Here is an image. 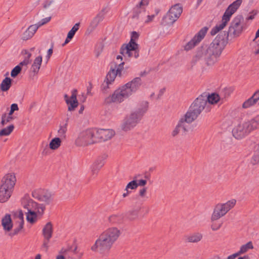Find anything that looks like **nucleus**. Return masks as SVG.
I'll return each instance as SVG.
<instances>
[{
	"label": "nucleus",
	"instance_id": "nucleus-1",
	"mask_svg": "<svg viewBox=\"0 0 259 259\" xmlns=\"http://www.w3.org/2000/svg\"><path fill=\"white\" fill-rule=\"evenodd\" d=\"M226 37V33H220L208 46H205L199 48L193 57V61L197 62L204 60L208 66L214 65L219 61L223 50L228 43Z\"/></svg>",
	"mask_w": 259,
	"mask_h": 259
},
{
	"label": "nucleus",
	"instance_id": "nucleus-2",
	"mask_svg": "<svg viewBox=\"0 0 259 259\" xmlns=\"http://www.w3.org/2000/svg\"><path fill=\"white\" fill-rule=\"evenodd\" d=\"M142 84V80L140 77H136L132 81L116 89L111 95L104 99L105 104L112 103H120L124 100L135 93Z\"/></svg>",
	"mask_w": 259,
	"mask_h": 259
},
{
	"label": "nucleus",
	"instance_id": "nucleus-3",
	"mask_svg": "<svg viewBox=\"0 0 259 259\" xmlns=\"http://www.w3.org/2000/svg\"><path fill=\"white\" fill-rule=\"evenodd\" d=\"M21 205L27 210L26 220L30 224H33L42 218L45 207L34 201L28 195H25L22 198Z\"/></svg>",
	"mask_w": 259,
	"mask_h": 259
},
{
	"label": "nucleus",
	"instance_id": "nucleus-4",
	"mask_svg": "<svg viewBox=\"0 0 259 259\" xmlns=\"http://www.w3.org/2000/svg\"><path fill=\"white\" fill-rule=\"evenodd\" d=\"M148 108V103L146 101L142 102L137 109L126 116L121 124V130L128 132L134 129L140 122Z\"/></svg>",
	"mask_w": 259,
	"mask_h": 259
},
{
	"label": "nucleus",
	"instance_id": "nucleus-5",
	"mask_svg": "<svg viewBox=\"0 0 259 259\" xmlns=\"http://www.w3.org/2000/svg\"><path fill=\"white\" fill-rule=\"evenodd\" d=\"M257 128H259V115L250 120L240 121L233 129L232 134L236 139H241Z\"/></svg>",
	"mask_w": 259,
	"mask_h": 259
},
{
	"label": "nucleus",
	"instance_id": "nucleus-6",
	"mask_svg": "<svg viewBox=\"0 0 259 259\" xmlns=\"http://www.w3.org/2000/svg\"><path fill=\"white\" fill-rule=\"evenodd\" d=\"M242 2V0H236L228 7L222 17L221 22L216 25V26L211 29L210 33L212 35L216 34L218 32L224 28L228 22L230 21L232 15L239 8Z\"/></svg>",
	"mask_w": 259,
	"mask_h": 259
},
{
	"label": "nucleus",
	"instance_id": "nucleus-7",
	"mask_svg": "<svg viewBox=\"0 0 259 259\" xmlns=\"http://www.w3.org/2000/svg\"><path fill=\"white\" fill-rule=\"evenodd\" d=\"M139 37V34L136 31L132 33L131 38L128 44L123 45L120 51V53L124 57H134L137 58L139 57L138 45L136 42Z\"/></svg>",
	"mask_w": 259,
	"mask_h": 259
},
{
	"label": "nucleus",
	"instance_id": "nucleus-8",
	"mask_svg": "<svg viewBox=\"0 0 259 259\" xmlns=\"http://www.w3.org/2000/svg\"><path fill=\"white\" fill-rule=\"evenodd\" d=\"M95 133V128H89L80 132L75 140V145L85 147L97 143Z\"/></svg>",
	"mask_w": 259,
	"mask_h": 259
},
{
	"label": "nucleus",
	"instance_id": "nucleus-9",
	"mask_svg": "<svg viewBox=\"0 0 259 259\" xmlns=\"http://www.w3.org/2000/svg\"><path fill=\"white\" fill-rule=\"evenodd\" d=\"M243 29V18L241 16H237L231 22L228 31L226 33L227 42L239 36Z\"/></svg>",
	"mask_w": 259,
	"mask_h": 259
},
{
	"label": "nucleus",
	"instance_id": "nucleus-10",
	"mask_svg": "<svg viewBox=\"0 0 259 259\" xmlns=\"http://www.w3.org/2000/svg\"><path fill=\"white\" fill-rule=\"evenodd\" d=\"M236 203V200L234 199H232L225 203L217 204L214 206L211 216V221L218 220L225 215L230 210L235 206Z\"/></svg>",
	"mask_w": 259,
	"mask_h": 259
},
{
	"label": "nucleus",
	"instance_id": "nucleus-11",
	"mask_svg": "<svg viewBox=\"0 0 259 259\" xmlns=\"http://www.w3.org/2000/svg\"><path fill=\"white\" fill-rule=\"evenodd\" d=\"M114 243L107 237L102 233L94 245L92 246L91 249L93 251H99L100 253H103L108 252Z\"/></svg>",
	"mask_w": 259,
	"mask_h": 259
},
{
	"label": "nucleus",
	"instance_id": "nucleus-12",
	"mask_svg": "<svg viewBox=\"0 0 259 259\" xmlns=\"http://www.w3.org/2000/svg\"><path fill=\"white\" fill-rule=\"evenodd\" d=\"M183 12V8L180 4L172 6L163 18V23L166 25H171L180 17Z\"/></svg>",
	"mask_w": 259,
	"mask_h": 259
},
{
	"label": "nucleus",
	"instance_id": "nucleus-13",
	"mask_svg": "<svg viewBox=\"0 0 259 259\" xmlns=\"http://www.w3.org/2000/svg\"><path fill=\"white\" fill-rule=\"evenodd\" d=\"M189 108L199 115L204 110H205L206 112H208L210 110V108L208 107L207 102L206 98L205 96L202 95L196 98Z\"/></svg>",
	"mask_w": 259,
	"mask_h": 259
},
{
	"label": "nucleus",
	"instance_id": "nucleus-14",
	"mask_svg": "<svg viewBox=\"0 0 259 259\" xmlns=\"http://www.w3.org/2000/svg\"><path fill=\"white\" fill-rule=\"evenodd\" d=\"M207 31L206 27L202 28L185 46V50L189 51L196 46L204 38Z\"/></svg>",
	"mask_w": 259,
	"mask_h": 259
},
{
	"label": "nucleus",
	"instance_id": "nucleus-15",
	"mask_svg": "<svg viewBox=\"0 0 259 259\" xmlns=\"http://www.w3.org/2000/svg\"><path fill=\"white\" fill-rule=\"evenodd\" d=\"M96 137L97 138V142L106 141L111 139L115 135V132L111 129H96Z\"/></svg>",
	"mask_w": 259,
	"mask_h": 259
},
{
	"label": "nucleus",
	"instance_id": "nucleus-16",
	"mask_svg": "<svg viewBox=\"0 0 259 259\" xmlns=\"http://www.w3.org/2000/svg\"><path fill=\"white\" fill-rule=\"evenodd\" d=\"M32 195L34 198L47 203H49L52 198V194L50 192L42 189L34 190L32 192Z\"/></svg>",
	"mask_w": 259,
	"mask_h": 259
},
{
	"label": "nucleus",
	"instance_id": "nucleus-17",
	"mask_svg": "<svg viewBox=\"0 0 259 259\" xmlns=\"http://www.w3.org/2000/svg\"><path fill=\"white\" fill-rule=\"evenodd\" d=\"M16 182V179L15 175L8 174L3 178L0 186L13 191Z\"/></svg>",
	"mask_w": 259,
	"mask_h": 259
},
{
	"label": "nucleus",
	"instance_id": "nucleus-18",
	"mask_svg": "<svg viewBox=\"0 0 259 259\" xmlns=\"http://www.w3.org/2000/svg\"><path fill=\"white\" fill-rule=\"evenodd\" d=\"M107 157V155H102L99 156L92 165L91 169L92 174L93 176L97 175L98 171L104 165Z\"/></svg>",
	"mask_w": 259,
	"mask_h": 259
},
{
	"label": "nucleus",
	"instance_id": "nucleus-19",
	"mask_svg": "<svg viewBox=\"0 0 259 259\" xmlns=\"http://www.w3.org/2000/svg\"><path fill=\"white\" fill-rule=\"evenodd\" d=\"M199 116L196 112L191 108H189L185 114L180 118L185 125H188L194 121Z\"/></svg>",
	"mask_w": 259,
	"mask_h": 259
},
{
	"label": "nucleus",
	"instance_id": "nucleus-20",
	"mask_svg": "<svg viewBox=\"0 0 259 259\" xmlns=\"http://www.w3.org/2000/svg\"><path fill=\"white\" fill-rule=\"evenodd\" d=\"M2 225L5 235H8V233L12 230L13 226L11 215L10 214H6L2 218Z\"/></svg>",
	"mask_w": 259,
	"mask_h": 259
},
{
	"label": "nucleus",
	"instance_id": "nucleus-21",
	"mask_svg": "<svg viewBox=\"0 0 259 259\" xmlns=\"http://www.w3.org/2000/svg\"><path fill=\"white\" fill-rule=\"evenodd\" d=\"M150 1L151 0H141L135 8L133 18H140V14L145 11L146 7L148 5Z\"/></svg>",
	"mask_w": 259,
	"mask_h": 259
},
{
	"label": "nucleus",
	"instance_id": "nucleus-22",
	"mask_svg": "<svg viewBox=\"0 0 259 259\" xmlns=\"http://www.w3.org/2000/svg\"><path fill=\"white\" fill-rule=\"evenodd\" d=\"M256 104H259V90L243 103L242 108L244 109L248 108Z\"/></svg>",
	"mask_w": 259,
	"mask_h": 259
},
{
	"label": "nucleus",
	"instance_id": "nucleus-23",
	"mask_svg": "<svg viewBox=\"0 0 259 259\" xmlns=\"http://www.w3.org/2000/svg\"><path fill=\"white\" fill-rule=\"evenodd\" d=\"M113 243H114L120 235V231L116 228H111L102 233Z\"/></svg>",
	"mask_w": 259,
	"mask_h": 259
},
{
	"label": "nucleus",
	"instance_id": "nucleus-24",
	"mask_svg": "<svg viewBox=\"0 0 259 259\" xmlns=\"http://www.w3.org/2000/svg\"><path fill=\"white\" fill-rule=\"evenodd\" d=\"M103 16L104 14H102V13H100L93 19L87 30V33L90 34L95 29L99 23L103 20Z\"/></svg>",
	"mask_w": 259,
	"mask_h": 259
},
{
	"label": "nucleus",
	"instance_id": "nucleus-25",
	"mask_svg": "<svg viewBox=\"0 0 259 259\" xmlns=\"http://www.w3.org/2000/svg\"><path fill=\"white\" fill-rule=\"evenodd\" d=\"M76 90H74L72 92V95L69 98V100L67 101L66 104L68 106V109L69 111H71L75 109L78 106V102L76 99Z\"/></svg>",
	"mask_w": 259,
	"mask_h": 259
},
{
	"label": "nucleus",
	"instance_id": "nucleus-26",
	"mask_svg": "<svg viewBox=\"0 0 259 259\" xmlns=\"http://www.w3.org/2000/svg\"><path fill=\"white\" fill-rule=\"evenodd\" d=\"M13 191L0 186V202L4 203L7 201L11 196Z\"/></svg>",
	"mask_w": 259,
	"mask_h": 259
},
{
	"label": "nucleus",
	"instance_id": "nucleus-27",
	"mask_svg": "<svg viewBox=\"0 0 259 259\" xmlns=\"http://www.w3.org/2000/svg\"><path fill=\"white\" fill-rule=\"evenodd\" d=\"M188 125H185L182 120L179 119L178 124L171 133V135L173 137H175L180 133L181 131H182L183 133H186L188 131Z\"/></svg>",
	"mask_w": 259,
	"mask_h": 259
},
{
	"label": "nucleus",
	"instance_id": "nucleus-28",
	"mask_svg": "<svg viewBox=\"0 0 259 259\" xmlns=\"http://www.w3.org/2000/svg\"><path fill=\"white\" fill-rule=\"evenodd\" d=\"M38 29V26L35 24L30 25L23 33L22 38L23 40H28L31 38Z\"/></svg>",
	"mask_w": 259,
	"mask_h": 259
},
{
	"label": "nucleus",
	"instance_id": "nucleus-29",
	"mask_svg": "<svg viewBox=\"0 0 259 259\" xmlns=\"http://www.w3.org/2000/svg\"><path fill=\"white\" fill-rule=\"evenodd\" d=\"M187 242L190 243H197L202 238V235L200 233L195 232L185 236Z\"/></svg>",
	"mask_w": 259,
	"mask_h": 259
},
{
	"label": "nucleus",
	"instance_id": "nucleus-30",
	"mask_svg": "<svg viewBox=\"0 0 259 259\" xmlns=\"http://www.w3.org/2000/svg\"><path fill=\"white\" fill-rule=\"evenodd\" d=\"M207 99V102L208 107L210 108V104H214L217 103L220 101H223V98L221 97L219 95L212 93L208 96H205Z\"/></svg>",
	"mask_w": 259,
	"mask_h": 259
},
{
	"label": "nucleus",
	"instance_id": "nucleus-31",
	"mask_svg": "<svg viewBox=\"0 0 259 259\" xmlns=\"http://www.w3.org/2000/svg\"><path fill=\"white\" fill-rule=\"evenodd\" d=\"M53 232V224L51 222H48L44 227L42 231L43 237L52 238Z\"/></svg>",
	"mask_w": 259,
	"mask_h": 259
},
{
	"label": "nucleus",
	"instance_id": "nucleus-32",
	"mask_svg": "<svg viewBox=\"0 0 259 259\" xmlns=\"http://www.w3.org/2000/svg\"><path fill=\"white\" fill-rule=\"evenodd\" d=\"M42 57L39 56L36 57L33 61L31 69L34 73H37L38 72L42 63Z\"/></svg>",
	"mask_w": 259,
	"mask_h": 259
},
{
	"label": "nucleus",
	"instance_id": "nucleus-33",
	"mask_svg": "<svg viewBox=\"0 0 259 259\" xmlns=\"http://www.w3.org/2000/svg\"><path fill=\"white\" fill-rule=\"evenodd\" d=\"M12 79L10 77H6L0 84V90L3 92L8 91L11 87Z\"/></svg>",
	"mask_w": 259,
	"mask_h": 259
},
{
	"label": "nucleus",
	"instance_id": "nucleus-34",
	"mask_svg": "<svg viewBox=\"0 0 259 259\" xmlns=\"http://www.w3.org/2000/svg\"><path fill=\"white\" fill-rule=\"evenodd\" d=\"M61 143V141L60 138H55L51 141L49 147L52 150H56L60 146Z\"/></svg>",
	"mask_w": 259,
	"mask_h": 259
},
{
	"label": "nucleus",
	"instance_id": "nucleus-35",
	"mask_svg": "<svg viewBox=\"0 0 259 259\" xmlns=\"http://www.w3.org/2000/svg\"><path fill=\"white\" fill-rule=\"evenodd\" d=\"M25 56L23 61L21 62L18 65L22 68L23 66H27L30 63V57H31V54L27 51H24Z\"/></svg>",
	"mask_w": 259,
	"mask_h": 259
},
{
	"label": "nucleus",
	"instance_id": "nucleus-36",
	"mask_svg": "<svg viewBox=\"0 0 259 259\" xmlns=\"http://www.w3.org/2000/svg\"><path fill=\"white\" fill-rule=\"evenodd\" d=\"M253 248L252 243L251 242H248L246 244L243 245L241 246L239 251L238 252L239 254H241L246 252L249 249H252Z\"/></svg>",
	"mask_w": 259,
	"mask_h": 259
},
{
	"label": "nucleus",
	"instance_id": "nucleus-37",
	"mask_svg": "<svg viewBox=\"0 0 259 259\" xmlns=\"http://www.w3.org/2000/svg\"><path fill=\"white\" fill-rule=\"evenodd\" d=\"M67 124L65 123L63 125H60L58 131V135L60 139H65L66 137V133L67 132Z\"/></svg>",
	"mask_w": 259,
	"mask_h": 259
},
{
	"label": "nucleus",
	"instance_id": "nucleus-38",
	"mask_svg": "<svg viewBox=\"0 0 259 259\" xmlns=\"http://www.w3.org/2000/svg\"><path fill=\"white\" fill-rule=\"evenodd\" d=\"M14 126L12 124L0 131V136H9L13 131Z\"/></svg>",
	"mask_w": 259,
	"mask_h": 259
},
{
	"label": "nucleus",
	"instance_id": "nucleus-39",
	"mask_svg": "<svg viewBox=\"0 0 259 259\" xmlns=\"http://www.w3.org/2000/svg\"><path fill=\"white\" fill-rule=\"evenodd\" d=\"M23 227V224L22 223H19V226L17 227H16L12 232H10L8 236L11 238L13 237L14 236L17 235L19 232L21 231V230Z\"/></svg>",
	"mask_w": 259,
	"mask_h": 259
},
{
	"label": "nucleus",
	"instance_id": "nucleus-40",
	"mask_svg": "<svg viewBox=\"0 0 259 259\" xmlns=\"http://www.w3.org/2000/svg\"><path fill=\"white\" fill-rule=\"evenodd\" d=\"M117 75L116 74L115 72L113 70L112 68H111L109 72L108 73L105 80L108 82L112 83Z\"/></svg>",
	"mask_w": 259,
	"mask_h": 259
},
{
	"label": "nucleus",
	"instance_id": "nucleus-41",
	"mask_svg": "<svg viewBox=\"0 0 259 259\" xmlns=\"http://www.w3.org/2000/svg\"><path fill=\"white\" fill-rule=\"evenodd\" d=\"M80 23H76L68 32V38H72L76 32L79 29Z\"/></svg>",
	"mask_w": 259,
	"mask_h": 259
},
{
	"label": "nucleus",
	"instance_id": "nucleus-42",
	"mask_svg": "<svg viewBox=\"0 0 259 259\" xmlns=\"http://www.w3.org/2000/svg\"><path fill=\"white\" fill-rule=\"evenodd\" d=\"M51 238L44 237L43 243L41 245V249L45 252H47L49 248V243Z\"/></svg>",
	"mask_w": 259,
	"mask_h": 259
},
{
	"label": "nucleus",
	"instance_id": "nucleus-43",
	"mask_svg": "<svg viewBox=\"0 0 259 259\" xmlns=\"http://www.w3.org/2000/svg\"><path fill=\"white\" fill-rule=\"evenodd\" d=\"M137 187L138 185L137 184V180H134L127 184L125 187V191L128 192L129 189L135 190L137 188Z\"/></svg>",
	"mask_w": 259,
	"mask_h": 259
},
{
	"label": "nucleus",
	"instance_id": "nucleus-44",
	"mask_svg": "<svg viewBox=\"0 0 259 259\" xmlns=\"http://www.w3.org/2000/svg\"><path fill=\"white\" fill-rule=\"evenodd\" d=\"M22 68L20 65L15 66L11 71V75L12 77H16L21 72Z\"/></svg>",
	"mask_w": 259,
	"mask_h": 259
},
{
	"label": "nucleus",
	"instance_id": "nucleus-45",
	"mask_svg": "<svg viewBox=\"0 0 259 259\" xmlns=\"http://www.w3.org/2000/svg\"><path fill=\"white\" fill-rule=\"evenodd\" d=\"M13 119V116H10L9 115H7L6 114H4L2 115L1 123L3 125H4L5 124L12 121Z\"/></svg>",
	"mask_w": 259,
	"mask_h": 259
},
{
	"label": "nucleus",
	"instance_id": "nucleus-46",
	"mask_svg": "<svg viewBox=\"0 0 259 259\" xmlns=\"http://www.w3.org/2000/svg\"><path fill=\"white\" fill-rule=\"evenodd\" d=\"M112 83L110 82L107 81V80H105L104 82L102 83L101 85V91L104 94H106L108 92V89H109V85Z\"/></svg>",
	"mask_w": 259,
	"mask_h": 259
},
{
	"label": "nucleus",
	"instance_id": "nucleus-47",
	"mask_svg": "<svg viewBox=\"0 0 259 259\" xmlns=\"http://www.w3.org/2000/svg\"><path fill=\"white\" fill-rule=\"evenodd\" d=\"M123 64L124 63L122 62L118 65L117 68H112L113 70H114L115 72L117 75H119V76L121 75V71H122L123 68Z\"/></svg>",
	"mask_w": 259,
	"mask_h": 259
},
{
	"label": "nucleus",
	"instance_id": "nucleus-48",
	"mask_svg": "<svg viewBox=\"0 0 259 259\" xmlns=\"http://www.w3.org/2000/svg\"><path fill=\"white\" fill-rule=\"evenodd\" d=\"M138 211L135 210L129 212L128 218L131 220H133L138 217Z\"/></svg>",
	"mask_w": 259,
	"mask_h": 259
},
{
	"label": "nucleus",
	"instance_id": "nucleus-49",
	"mask_svg": "<svg viewBox=\"0 0 259 259\" xmlns=\"http://www.w3.org/2000/svg\"><path fill=\"white\" fill-rule=\"evenodd\" d=\"M51 18L50 17L44 18L40 21L38 22L37 24H35V25H36L37 26H38V28L40 26L49 22L50 21Z\"/></svg>",
	"mask_w": 259,
	"mask_h": 259
},
{
	"label": "nucleus",
	"instance_id": "nucleus-50",
	"mask_svg": "<svg viewBox=\"0 0 259 259\" xmlns=\"http://www.w3.org/2000/svg\"><path fill=\"white\" fill-rule=\"evenodd\" d=\"M232 91L230 89H224L221 95V97L223 99L230 96Z\"/></svg>",
	"mask_w": 259,
	"mask_h": 259
},
{
	"label": "nucleus",
	"instance_id": "nucleus-51",
	"mask_svg": "<svg viewBox=\"0 0 259 259\" xmlns=\"http://www.w3.org/2000/svg\"><path fill=\"white\" fill-rule=\"evenodd\" d=\"M147 192V188L143 187L139 190V195L141 198H145L146 196Z\"/></svg>",
	"mask_w": 259,
	"mask_h": 259
},
{
	"label": "nucleus",
	"instance_id": "nucleus-52",
	"mask_svg": "<svg viewBox=\"0 0 259 259\" xmlns=\"http://www.w3.org/2000/svg\"><path fill=\"white\" fill-rule=\"evenodd\" d=\"M251 163L253 164H256L259 162V153L255 152L251 159Z\"/></svg>",
	"mask_w": 259,
	"mask_h": 259
},
{
	"label": "nucleus",
	"instance_id": "nucleus-53",
	"mask_svg": "<svg viewBox=\"0 0 259 259\" xmlns=\"http://www.w3.org/2000/svg\"><path fill=\"white\" fill-rule=\"evenodd\" d=\"M159 11L158 10H156L155 14H153L151 15H148L147 16V19L145 21V23H149L153 21V19L155 17L156 15L158 13Z\"/></svg>",
	"mask_w": 259,
	"mask_h": 259
},
{
	"label": "nucleus",
	"instance_id": "nucleus-54",
	"mask_svg": "<svg viewBox=\"0 0 259 259\" xmlns=\"http://www.w3.org/2000/svg\"><path fill=\"white\" fill-rule=\"evenodd\" d=\"M17 218L19 220V223L24 224V215L22 210H20L17 214Z\"/></svg>",
	"mask_w": 259,
	"mask_h": 259
},
{
	"label": "nucleus",
	"instance_id": "nucleus-55",
	"mask_svg": "<svg viewBox=\"0 0 259 259\" xmlns=\"http://www.w3.org/2000/svg\"><path fill=\"white\" fill-rule=\"evenodd\" d=\"M147 181L146 180H140L137 181V184L138 185V187L139 186H144L147 184Z\"/></svg>",
	"mask_w": 259,
	"mask_h": 259
},
{
	"label": "nucleus",
	"instance_id": "nucleus-56",
	"mask_svg": "<svg viewBox=\"0 0 259 259\" xmlns=\"http://www.w3.org/2000/svg\"><path fill=\"white\" fill-rule=\"evenodd\" d=\"M53 2H54L53 0H47V1H46L45 2L44 4V7L45 8H49L51 5V4H53Z\"/></svg>",
	"mask_w": 259,
	"mask_h": 259
},
{
	"label": "nucleus",
	"instance_id": "nucleus-57",
	"mask_svg": "<svg viewBox=\"0 0 259 259\" xmlns=\"http://www.w3.org/2000/svg\"><path fill=\"white\" fill-rule=\"evenodd\" d=\"M11 109L14 112L18 110L19 108L18 105L15 103L12 104L11 106Z\"/></svg>",
	"mask_w": 259,
	"mask_h": 259
},
{
	"label": "nucleus",
	"instance_id": "nucleus-58",
	"mask_svg": "<svg viewBox=\"0 0 259 259\" xmlns=\"http://www.w3.org/2000/svg\"><path fill=\"white\" fill-rule=\"evenodd\" d=\"M239 253L237 252L235 253H234L232 255L228 256L227 259H235L237 256H239Z\"/></svg>",
	"mask_w": 259,
	"mask_h": 259
},
{
	"label": "nucleus",
	"instance_id": "nucleus-59",
	"mask_svg": "<svg viewBox=\"0 0 259 259\" xmlns=\"http://www.w3.org/2000/svg\"><path fill=\"white\" fill-rule=\"evenodd\" d=\"M52 54H53V47L49 49L48 51L47 56L48 59H50V58L51 56L52 55Z\"/></svg>",
	"mask_w": 259,
	"mask_h": 259
},
{
	"label": "nucleus",
	"instance_id": "nucleus-60",
	"mask_svg": "<svg viewBox=\"0 0 259 259\" xmlns=\"http://www.w3.org/2000/svg\"><path fill=\"white\" fill-rule=\"evenodd\" d=\"M221 227V224H220L219 226H217L214 224L212 225L211 227V228L213 231H216L218 230Z\"/></svg>",
	"mask_w": 259,
	"mask_h": 259
},
{
	"label": "nucleus",
	"instance_id": "nucleus-61",
	"mask_svg": "<svg viewBox=\"0 0 259 259\" xmlns=\"http://www.w3.org/2000/svg\"><path fill=\"white\" fill-rule=\"evenodd\" d=\"M238 259H249V257L248 255H244L243 256L238 257Z\"/></svg>",
	"mask_w": 259,
	"mask_h": 259
},
{
	"label": "nucleus",
	"instance_id": "nucleus-62",
	"mask_svg": "<svg viewBox=\"0 0 259 259\" xmlns=\"http://www.w3.org/2000/svg\"><path fill=\"white\" fill-rule=\"evenodd\" d=\"M91 89H92V86L91 85L90 87H89L87 89V94H91Z\"/></svg>",
	"mask_w": 259,
	"mask_h": 259
},
{
	"label": "nucleus",
	"instance_id": "nucleus-63",
	"mask_svg": "<svg viewBox=\"0 0 259 259\" xmlns=\"http://www.w3.org/2000/svg\"><path fill=\"white\" fill-rule=\"evenodd\" d=\"M56 259H65V258L64 256L60 255L57 256Z\"/></svg>",
	"mask_w": 259,
	"mask_h": 259
},
{
	"label": "nucleus",
	"instance_id": "nucleus-64",
	"mask_svg": "<svg viewBox=\"0 0 259 259\" xmlns=\"http://www.w3.org/2000/svg\"><path fill=\"white\" fill-rule=\"evenodd\" d=\"M255 152L259 153V144L256 146Z\"/></svg>",
	"mask_w": 259,
	"mask_h": 259
}]
</instances>
